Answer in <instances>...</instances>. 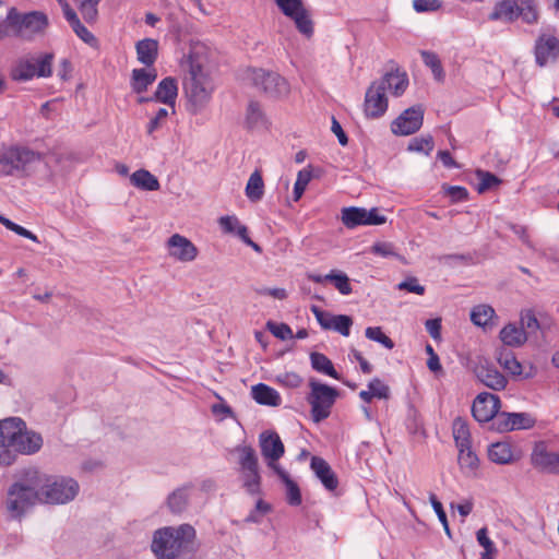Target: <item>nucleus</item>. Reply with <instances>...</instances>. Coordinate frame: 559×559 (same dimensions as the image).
I'll use <instances>...</instances> for the list:
<instances>
[{
  "instance_id": "7",
  "label": "nucleus",
  "mask_w": 559,
  "mask_h": 559,
  "mask_svg": "<svg viewBox=\"0 0 559 559\" xmlns=\"http://www.w3.org/2000/svg\"><path fill=\"white\" fill-rule=\"evenodd\" d=\"M519 19L530 25L538 22L539 11L536 0H501L495 4L489 14V20L506 23H512Z\"/></svg>"
},
{
  "instance_id": "37",
  "label": "nucleus",
  "mask_w": 559,
  "mask_h": 559,
  "mask_svg": "<svg viewBox=\"0 0 559 559\" xmlns=\"http://www.w3.org/2000/svg\"><path fill=\"white\" fill-rule=\"evenodd\" d=\"M246 122L249 128L262 127L266 123V119L262 108L258 102H250L247 108Z\"/></svg>"
},
{
  "instance_id": "28",
  "label": "nucleus",
  "mask_w": 559,
  "mask_h": 559,
  "mask_svg": "<svg viewBox=\"0 0 559 559\" xmlns=\"http://www.w3.org/2000/svg\"><path fill=\"white\" fill-rule=\"evenodd\" d=\"M488 457L497 464H508L514 460L512 447L509 442H495L488 448Z\"/></svg>"
},
{
  "instance_id": "35",
  "label": "nucleus",
  "mask_w": 559,
  "mask_h": 559,
  "mask_svg": "<svg viewBox=\"0 0 559 559\" xmlns=\"http://www.w3.org/2000/svg\"><path fill=\"white\" fill-rule=\"evenodd\" d=\"M495 317V309L488 305H478L471 311V320L475 325L487 326Z\"/></svg>"
},
{
  "instance_id": "36",
  "label": "nucleus",
  "mask_w": 559,
  "mask_h": 559,
  "mask_svg": "<svg viewBox=\"0 0 559 559\" xmlns=\"http://www.w3.org/2000/svg\"><path fill=\"white\" fill-rule=\"evenodd\" d=\"M457 450V461L461 468L466 471L467 473L474 472L478 466L479 460L476 453L472 450V444L467 445L466 448H460Z\"/></svg>"
},
{
  "instance_id": "60",
  "label": "nucleus",
  "mask_w": 559,
  "mask_h": 559,
  "mask_svg": "<svg viewBox=\"0 0 559 559\" xmlns=\"http://www.w3.org/2000/svg\"><path fill=\"white\" fill-rule=\"evenodd\" d=\"M441 4L440 0H413V7L417 12L437 11Z\"/></svg>"
},
{
  "instance_id": "58",
  "label": "nucleus",
  "mask_w": 559,
  "mask_h": 559,
  "mask_svg": "<svg viewBox=\"0 0 559 559\" xmlns=\"http://www.w3.org/2000/svg\"><path fill=\"white\" fill-rule=\"evenodd\" d=\"M168 117V110L166 108H159L156 115L147 123V133L151 135L153 132L158 130Z\"/></svg>"
},
{
  "instance_id": "64",
  "label": "nucleus",
  "mask_w": 559,
  "mask_h": 559,
  "mask_svg": "<svg viewBox=\"0 0 559 559\" xmlns=\"http://www.w3.org/2000/svg\"><path fill=\"white\" fill-rule=\"evenodd\" d=\"M278 381L287 388H298L302 383V378L295 372H286L278 377Z\"/></svg>"
},
{
  "instance_id": "16",
  "label": "nucleus",
  "mask_w": 559,
  "mask_h": 559,
  "mask_svg": "<svg viewBox=\"0 0 559 559\" xmlns=\"http://www.w3.org/2000/svg\"><path fill=\"white\" fill-rule=\"evenodd\" d=\"M239 464L243 475V483L247 487L259 486L260 475L255 451L250 445L238 447Z\"/></svg>"
},
{
  "instance_id": "25",
  "label": "nucleus",
  "mask_w": 559,
  "mask_h": 559,
  "mask_svg": "<svg viewBox=\"0 0 559 559\" xmlns=\"http://www.w3.org/2000/svg\"><path fill=\"white\" fill-rule=\"evenodd\" d=\"M251 394L253 400L261 405L278 406L282 402L280 393L264 383L253 385Z\"/></svg>"
},
{
  "instance_id": "17",
  "label": "nucleus",
  "mask_w": 559,
  "mask_h": 559,
  "mask_svg": "<svg viewBox=\"0 0 559 559\" xmlns=\"http://www.w3.org/2000/svg\"><path fill=\"white\" fill-rule=\"evenodd\" d=\"M388 109V97L384 87L372 82L365 95L364 110L368 118H380Z\"/></svg>"
},
{
  "instance_id": "55",
  "label": "nucleus",
  "mask_w": 559,
  "mask_h": 559,
  "mask_svg": "<svg viewBox=\"0 0 559 559\" xmlns=\"http://www.w3.org/2000/svg\"><path fill=\"white\" fill-rule=\"evenodd\" d=\"M430 501H431V504L433 507V510H435V512H436L440 523L443 526V530H444L445 534L449 537H451V531H450V527H449V522H448L447 513H445V511H444V509L442 507V503L433 495L430 496Z\"/></svg>"
},
{
  "instance_id": "32",
  "label": "nucleus",
  "mask_w": 559,
  "mask_h": 559,
  "mask_svg": "<svg viewBox=\"0 0 559 559\" xmlns=\"http://www.w3.org/2000/svg\"><path fill=\"white\" fill-rule=\"evenodd\" d=\"M452 435L457 449L466 448L472 444L469 427L467 421L462 417H456L453 420Z\"/></svg>"
},
{
  "instance_id": "1",
  "label": "nucleus",
  "mask_w": 559,
  "mask_h": 559,
  "mask_svg": "<svg viewBox=\"0 0 559 559\" xmlns=\"http://www.w3.org/2000/svg\"><path fill=\"white\" fill-rule=\"evenodd\" d=\"M200 549L195 528L183 523L154 531L151 550L156 559H192Z\"/></svg>"
},
{
  "instance_id": "8",
  "label": "nucleus",
  "mask_w": 559,
  "mask_h": 559,
  "mask_svg": "<svg viewBox=\"0 0 559 559\" xmlns=\"http://www.w3.org/2000/svg\"><path fill=\"white\" fill-rule=\"evenodd\" d=\"M53 53H28L19 58L11 69V79L17 82H26L35 76L49 78L52 74Z\"/></svg>"
},
{
  "instance_id": "52",
  "label": "nucleus",
  "mask_w": 559,
  "mask_h": 559,
  "mask_svg": "<svg viewBox=\"0 0 559 559\" xmlns=\"http://www.w3.org/2000/svg\"><path fill=\"white\" fill-rule=\"evenodd\" d=\"M499 364L512 374H521L522 366L512 354H500Z\"/></svg>"
},
{
  "instance_id": "6",
  "label": "nucleus",
  "mask_w": 559,
  "mask_h": 559,
  "mask_svg": "<svg viewBox=\"0 0 559 559\" xmlns=\"http://www.w3.org/2000/svg\"><path fill=\"white\" fill-rule=\"evenodd\" d=\"M17 480L10 489H79V483L69 476L48 475L36 467H26L17 473Z\"/></svg>"
},
{
  "instance_id": "24",
  "label": "nucleus",
  "mask_w": 559,
  "mask_h": 559,
  "mask_svg": "<svg viewBox=\"0 0 559 559\" xmlns=\"http://www.w3.org/2000/svg\"><path fill=\"white\" fill-rule=\"evenodd\" d=\"M138 61L145 67H152L158 57V41L153 38H144L135 44Z\"/></svg>"
},
{
  "instance_id": "41",
  "label": "nucleus",
  "mask_w": 559,
  "mask_h": 559,
  "mask_svg": "<svg viewBox=\"0 0 559 559\" xmlns=\"http://www.w3.org/2000/svg\"><path fill=\"white\" fill-rule=\"evenodd\" d=\"M420 53L424 63L431 69L435 78L439 81L442 80L444 76V72L439 57L435 52L426 50H423Z\"/></svg>"
},
{
  "instance_id": "4",
  "label": "nucleus",
  "mask_w": 559,
  "mask_h": 559,
  "mask_svg": "<svg viewBox=\"0 0 559 559\" xmlns=\"http://www.w3.org/2000/svg\"><path fill=\"white\" fill-rule=\"evenodd\" d=\"M76 491H8L5 506L12 519H20L35 504H64L75 498Z\"/></svg>"
},
{
  "instance_id": "49",
  "label": "nucleus",
  "mask_w": 559,
  "mask_h": 559,
  "mask_svg": "<svg viewBox=\"0 0 559 559\" xmlns=\"http://www.w3.org/2000/svg\"><path fill=\"white\" fill-rule=\"evenodd\" d=\"M274 2L280 11L287 17L305 8L302 0H274Z\"/></svg>"
},
{
  "instance_id": "20",
  "label": "nucleus",
  "mask_w": 559,
  "mask_h": 559,
  "mask_svg": "<svg viewBox=\"0 0 559 559\" xmlns=\"http://www.w3.org/2000/svg\"><path fill=\"white\" fill-rule=\"evenodd\" d=\"M532 463L543 471L559 475V454L548 451L544 442L535 444L532 452Z\"/></svg>"
},
{
  "instance_id": "9",
  "label": "nucleus",
  "mask_w": 559,
  "mask_h": 559,
  "mask_svg": "<svg viewBox=\"0 0 559 559\" xmlns=\"http://www.w3.org/2000/svg\"><path fill=\"white\" fill-rule=\"evenodd\" d=\"M260 448L262 455L269 461L267 465L286 486V489H299L289 474L280 466L277 461L284 454V444L280 436L274 431H264L260 435Z\"/></svg>"
},
{
  "instance_id": "51",
  "label": "nucleus",
  "mask_w": 559,
  "mask_h": 559,
  "mask_svg": "<svg viewBox=\"0 0 559 559\" xmlns=\"http://www.w3.org/2000/svg\"><path fill=\"white\" fill-rule=\"evenodd\" d=\"M526 332V337L530 334L536 333L539 329V322L533 311L528 310L521 316V326Z\"/></svg>"
},
{
  "instance_id": "38",
  "label": "nucleus",
  "mask_w": 559,
  "mask_h": 559,
  "mask_svg": "<svg viewBox=\"0 0 559 559\" xmlns=\"http://www.w3.org/2000/svg\"><path fill=\"white\" fill-rule=\"evenodd\" d=\"M329 282H331L334 287L342 294V295H349L353 292L349 277L341 271L332 270L330 273H328Z\"/></svg>"
},
{
  "instance_id": "12",
  "label": "nucleus",
  "mask_w": 559,
  "mask_h": 559,
  "mask_svg": "<svg viewBox=\"0 0 559 559\" xmlns=\"http://www.w3.org/2000/svg\"><path fill=\"white\" fill-rule=\"evenodd\" d=\"M41 160V154L27 147L12 146L0 152V175L9 176L27 171Z\"/></svg>"
},
{
  "instance_id": "63",
  "label": "nucleus",
  "mask_w": 559,
  "mask_h": 559,
  "mask_svg": "<svg viewBox=\"0 0 559 559\" xmlns=\"http://www.w3.org/2000/svg\"><path fill=\"white\" fill-rule=\"evenodd\" d=\"M371 252L382 258L396 255L394 247L389 242H377L371 247Z\"/></svg>"
},
{
  "instance_id": "27",
  "label": "nucleus",
  "mask_w": 559,
  "mask_h": 559,
  "mask_svg": "<svg viewBox=\"0 0 559 559\" xmlns=\"http://www.w3.org/2000/svg\"><path fill=\"white\" fill-rule=\"evenodd\" d=\"M130 182L143 191H157L160 188L158 179L146 169L135 170L130 176Z\"/></svg>"
},
{
  "instance_id": "61",
  "label": "nucleus",
  "mask_w": 559,
  "mask_h": 559,
  "mask_svg": "<svg viewBox=\"0 0 559 559\" xmlns=\"http://www.w3.org/2000/svg\"><path fill=\"white\" fill-rule=\"evenodd\" d=\"M311 311L314 314L317 321L319 322V324L321 325L322 329L331 330V322H332V318H334V314L325 312L317 306H312Z\"/></svg>"
},
{
  "instance_id": "34",
  "label": "nucleus",
  "mask_w": 559,
  "mask_h": 559,
  "mask_svg": "<svg viewBox=\"0 0 559 559\" xmlns=\"http://www.w3.org/2000/svg\"><path fill=\"white\" fill-rule=\"evenodd\" d=\"M366 209L364 207H344L342 210V223L347 228H355L365 225Z\"/></svg>"
},
{
  "instance_id": "48",
  "label": "nucleus",
  "mask_w": 559,
  "mask_h": 559,
  "mask_svg": "<svg viewBox=\"0 0 559 559\" xmlns=\"http://www.w3.org/2000/svg\"><path fill=\"white\" fill-rule=\"evenodd\" d=\"M187 501L186 491H173L167 499L168 506L174 513L182 512L186 509Z\"/></svg>"
},
{
  "instance_id": "19",
  "label": "nucleus",
  "mask_w": 559,
  "mask_h": 559,
  "mask_svg": "<svg viewBox=\"0 0 559 559\" xmlns=\"http://www.w3.org/2000/svg\"><path fill=\"white\" fill-rule=\"evenodd\" d=\"M476 378L491 390H503L508 383L507 378L491 364L479 362L474 369Z\"/></svg>"
},
{
  "instance_id": "62",
  "label": "nucleus",
  "mask_w": 559,
  "mask_h": 559,
  "mask_svg": "<svg viewBox=\"0 0 559 559\" xmlns=\"http://www.w3.org/2000/svg\"><path fill=\"white\" fill-rule=\"evenodd\" d=\"M218 224L225 234H234L237 227L240 225L239 219L234 215L222 216L218 219Z\"/></svg>"
},
{
  "instance_id": "11",
  "label": "nucleus",
  "mask_w": 559,
  "mask_h": 559,
  "mask_svg": "<svg viewBox=\"0 0 559 559\" xmlns=\"http://www.w3.org/2000/svg\"><path fill=\"white\" fill-rule=\"evenodd\" d=\"M246 79L272 98L285 97L290 91L289 83L277 72L252 68L247 70Z\"/></svg>"
},
{
  "instance_id": "33",
  "label": "nucleus",
  "mask_w": 559,
  "mask_h": 559,
  "mask_svg": "<svg viewBox=\"0 0 559 559\" xmlns=\"http://www.w3.org/2000/svg\"><path fill=\"white\" fill-rule=\"evenodd\" d=\"M311 367L321 373L330 376L333 379L341 380L338 372L335 370L332 361L324 354L311 353L310 354Z\"/></svg>"
},
{
  "instance_id": "54",
  "label": "nucleus",
  "mask_w": 559,
  "mask_h": 559,
  "mask_svg": "<svg viewBox=\"0 0 559 559\" xmlns=\"http://www.w3.org/2000/svg\"><path fill=\"white\" fill-rule=\"evenodd\" d=\"M536 420L526 413H512V426L515 429H530L534 427Z\"/></svg>"
},
{
  "instance_id": "3",
  "label": "nucleus",
  "mask_w": 559,
  "mask_h": 559,
  "mask_svg": "<svg viewBox=\"0 0 559 559\" xmlns=\"http://www.w3.org/2000/svg\"><path fill=\"white\" fill-rule=\"evenodd\" d=\"M44 440L39 432L27 428L20 417H8L0 420V447H12L23 455H33L43 447Z\"/></svg>"
},
{
  "instance_id": "40",
  "label": "nucleus",
  "mask_w": 559,
  "mask_h": 559,
  "mask_svg": "<svg viewBox=\"0 0 559 559\" xmlns=\"http://www.w3.org/2000/svg\"><path fill=\"white\" fill-rule=\"evenodd\" d=\"M478 544L484 547L485 551L481 554V559H493L497 549L492 540L488 537L487 527H481L476 533Z\"/></svg>"
},
{
  "instance_id": "21",
  "label": "nucleus",
  "mask_w": 559,
  "mask_h": 559,
  "mask_svg": "<svg viewBox=\"0 0 559 559\" xmlns=\"http://www.w3.org/2000/svg\"><path fill=\"white\" fill-rule=\"evenodd\" d=\"M311 469L325 489H336L338 481L330 464L320 456L311 457Z\"/></svg>"
},
{
  "instance_id": "29",
  "label": "nucleus",
  "mask_w": 559,
  "mask_h": 559,
  "mask_svg": "<svg viewBox=\"0 0 559 559\" xmlns=\"http://www.w3.org/2000/svg\"><path fill=\"white\" fill-rule=\"evenodd\" d=\"M245 193L248 200L252 203H257L262 200L264 195V181L259 170H254L250 175Z\"/></svg>"
},
{
  "instance_id": "30",
  "label": "nucleus",
  "mask_w": 559,
  "mask_h": 559,
  "mask_svg": "<svg viewBox=\"0 0 559 559\" xmlns=\"http://www.w3.org/2000/svg\"><path fill=\"white\" fill-rule=\"evenodd\" d=\"M294 23L297 31L307 38L312 37L314 33V24L311 19L310 11L305 7L297 13L288 16Z\"/></svg>"
},
{
  "instance_id": "23",
  "label": "nucleus",
  "mask_w": 559,
  "mask_h": 559,
  "mask_svg": "<svg viewBox=\"0 0 559 559\" xmlns=\"http://www.w3.org/2000/svg\"><path fill=\"white\" fill-rule=\"evenodd\" d=\"M178 96V85L175 78L167 76L163 79L154 93V100L167 106L175 107Z\"/></svg>"
},
{
  "instance_id": "13",
  "label": "nucleus",
  "mask_w": 559,
  "mask_h": 559,
  "mask_svg": "<svg viewBox=\"0 0 559 559\" xmlns=\"http://www.w3.org/2000/svg\"><path fill=\"white\" fill-rule=\"evenodd\" d=\"M535 63L547 67L559 60V36L557 28L547 26L539 31L533 47Z\"/></svg>"
},
{
  "instance_id": "2",
  "label": "nucleus",
  "mask_w": 559,
  "mask_h": 559,
  "mask_svg": "<svg viewBox=\"0 0 559 559\" xmlns=\"http://www.w3.org/2000/svg\"><path fill=\"white\" fill-rule=\"evenodd\" d=\"M186 66L188 70L183 78L182 88L187 98V110L191 115H198L211 102L215 87L211 75L203 68L199 47L191 48L186 59Z\"/></svg>"
},
{
  "instance_id": "42",
  "label": "nucleus",
  "mask_w": 559,
  "mask_h": 559,
  "mask_svg": "<svg viewBox=\"0 0 559 559\" xmlns=\"http://www.w3.org/2000/svg\"><path fill=\"white\" fill-rule=\"evenodd\" d=\"M100 1L102 0H80V13L87 23H93L97 20V7Z\"/></svg>"
},
{
  "instance_id": "43",
  "label": "nucleus",
  "mask_w": 559,
  "mask_h": 559,
  "mask_svg": "<svg viewBox=\"0 0 559 559\" xmlns=\"http://www.w3.org/2000/svg\"><path fill=\"white\" fill-rule=\"evenodd\" d=\"M311 171L308 169H301L298 171L293 191L294 201H298L302 197L309 181L311 180Z\"/></svg>"
},
{
  "instance_id": "31",
  "label": "nucleus",
  "mask_w": 559,
  "mask_h": 559,
  "mask_svg": "<svg viewBox=\"0 0 559 559\" xmlns=\"http://www.w3.org/2000/svg\"><path fill=\"white\" fill-rule=\"evenodd\" d=\"M500 338L503 344L512 347L521 346L526 342V332L516 324H507L500 331Z\"/></svg>"
},
{
  "instance_id": "5",
  "label": "nucleus",
  "mask_w": 559,
  "mask_h": 559,
  "mask_svg": "<svg viewBox=\"0 0 559 559\" xmlns=\"http://www.w3.org/2000/svg\"><path fill=\"white\" fill-rule=\"evenodd\" d=\"M8 21L12 35L25 41L43 37L49 26L46 13L41 11L22 13L14 7L8 11Z\"/></svg>"
},
{
  "instance_id": "46",
  "label": "nucleus",
  "mask_w": 559,
  "mask_h": 559,
  "mask_svg": "<svg viewBox=\"0 0 559 559\" xmlns=\"http://www.w3.org/2000/svg\"><path fill=\"white\" fill-rule=\"evenodd\" d=\"M352 325L353 320L349 316L336 314L334 318H332L331 330L341 333L343 336H348Z\"/></svg>"
},
{
  "instance_id": "22",
  "label": "nucleus",
  "mask_w": 559,
  "mask_h": 559,
  "mask_svg": "<svg viewBox=\"0 0 559 559\" xmlns=\"http://www.w3.org/2000/svg\"><path fill=\"white\" fill-rule=\"evenodd\" d=\"M384 91L393 96H401L408 86V78L405 72H388L379 81H376Z\"/></svg>"
},
{
  "instance_id": "45",
  "label": "nucleus",
  "mask_w": 559,
  "mask_h": 559,
  "mask_svg": "<svg viewBox=\"0 0 559 559\" xmlns=\"http://www.w3.org/2000/svg\"><path fill=\"white\" fill-rule=\"evenodd\" d=\"M366 337L380 343L388 349H392L394 347V342L386 336L380 326H369L365 331Z\"/></svg>"
},
{
  "instance_id": "44",
  "label": "nucleus",
  "mask_w": 559,
  "mask_h": 559,
  "mask_svg": "<svg viewBox=\"0 0 559 559\" xmlns=\"http://www.w3.org/2000/svg\"><path fill=\"white\" fill-rule=\"evenodd\" d=\"M491 428L499 432H508L513 430L512 413H497L491 420Z\"/></svg>"
},
{
  "instance_id": "26",
  "label": "nucleus",
  "mask_w": 559,
  "mask_h": 559,
  "mask_svg": "<svg viewBox=\"0 0 559 559\" xmlns=\"http://www.w3.org/2000/svg\"><path fill=\"white\" fill-rule=\"evenodd\" d=\"M155 69H133L131 74V88L134 93L141 94L156 80Z\"/></svg>"
},
{
  "instance_id": "10",
  "label": "nucleus",
  "mask_w": 559,
  "mask_h": 559,
  "mask_svg": "<svg viewBox=\"0 0 559 559\" xmlns=\"http://www.w3.org/2000/svg\"><path fill=\"white\" fill-rule=\"evenodd\" d=\"M309 388L310 392L307 395V402L311 405V417L313 421L320 423L330 416L338 392L336 389L320 383L314 379L309 381Z\"/></svg>"
},
{
  "instance_id": "15",
  "label": "nucleus",
  "mask_w": 559,
  "mask_h": 559,
  "mask_svg": "<svg viewBox=\"0 0 559 559\" xmlns=\"http://www.w3.org/2000/svg\"><path fill=\"white\" fill-rule=\"evenodd\" d=\"M500 399L492 393H479L472 405L473 417L479 423H489L500 409Z\"/></svg>"
},
{
  "instance_id": "50",
  "label": "nucleus",
  "mask_w": 559,
  "mask_h": 559,
  "mask_svg": "<svg viewBox=\"0 0 559 559\" xmlns=\"http://www.w3.org/2000/svg\"><path fill=\"white\" fill-rule=\"evenodd\" d=\"M266 328L275 337L282 341L294 337L292 329L286 323L269 321Z\"/></svg>"
},
{
  "instance_id": "56",
  "label": "nucleus",
  "mask_w": 559,
  "mask_h": 559,
  "mask_svg": "<svg viewBox=\"0 0 559 559\" xmlns=\"http://www.w3.org/2000/svg\"><path fill=\"white\" fill-rule=\"evenodd\" d=\"M75 35L81 38L84 43L90 46H95L97 44L96 37L81 23L79 20L73 25H71Z\"/></svg>"
},
{
  "instance_id": "57",
  "label": "nucleus",
  "mask_w": 559,
  "mask_h": 559,
  "mask_svg": "<svg viewBox=\"0 0 559 559\" xmlns=\"http://www.w3.org/2000/svg\"><path fill=\"white\" fill-rule=\"evenodd\" d=\"M397 288L400 290H406L408 293H414L417 295H424L425 294V287L419 284L418 280L416 277H407L405 281L401 282L397 285Z\"/></svg>"
},
{
  "instance_id": "53",
  "label": "nucleus",
  "mask_w": 559,
  "mask_h": 559,
  "mask_svg": "<svg viewBox=\"0 0 559 559\" xmlns=\"http://www.w3.org/2000/svg\"><path fill=\"white\" fill-rule=\"evenodd\" d=\"M368 390L374 397L378 399H389L390 396V388L379 378H373L368 383Z\"/></svg>"
},
{
  "instance_id": "39",
  "label": "nucleus",
  "mask_w": 559,
  "mask_h": 559,
  "mask_svg": "<svg viewBox=\"0 0 559 559\" xmlns=\"http://www.w3.org/2000/svg\"><path fill=\"white\" fill-rule=\"evenodd\" d=\"M476 176L479 179V183L477 186V191L479 193H484L485 191L490 190L501 183V179H499L492 173L486 170H476Z\"/></svg>"
},
{
  "instance_id": "47",
  "label": "nucleus",
  "mask_w": 559,
  "mask_h": 559,
  "mask_svg": "<svg viewBox=\"0 0 559 559\" xmlns=\"http://www.w3.org/2000/svg\"><path fill=\"white\" fill-rule=\"evenodd\" d=\"M433 148V139L430 135L427 136H417L411 140L408 144V150L413 152H424L427 155Z\"/></svg>"
},
{
  "instance_id": "14",
  "label": "nucleus",
  "mask_w": 559,
  "mask_h": 559,
  "mask_svg": "<svg viewBox=\"0 0 559 559\" xmlns=\"http://www.w3.org/2000/svg\"><path fill=\"white\" fill-rule=\"evenodd\" d=\"M424 121V108L421 105H415L405 109L391 123V130L396 135H411L417 132Z\"/></svg>"
},
{
  "instance_id": "18",
  "label": "nucleus",
  "mask_w": 559,
  "mask_h": 559,
  "mask_svg": "<svg viewBox=\"0 0 559 559\" xmlns=\"http://www.w3.org/2000/svg\"><path fill=\"white\" fill-rule=\"evenodd\" d=\"M169 255L180 262H191L198 255V248L185 236L174 234L167 240Z\"/></svg>"
},
{
  "instance_id": "59",
  "label": "nucleus",
  "mask_w": 559,
  "mask_h": 559,
  "mask_svg": "<svg viewBox=\"0 0 559 559\" xmlns=\"http://www.w3.org/2000/svg\"><path fill=\"white\" fill-rule=\"evenodd\" d=\"M443 190L453 202L464 201L468 197V192L464 187L460 186H443Z\"/></svg>"
}]
</instances>
